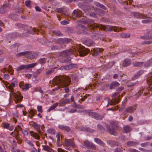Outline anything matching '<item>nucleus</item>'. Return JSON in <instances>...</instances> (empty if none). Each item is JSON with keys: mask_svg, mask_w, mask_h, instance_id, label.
Returning a JSON list of instances; mask_svg holds the SVG:
<instances>
[{"mask_svg": "<svg viewBox=\"0 0 152 152\" xmlns=\"http://www.w3.org/2000/svg\"><path fill=\"white\" fill-rule=\"evenodd\" d=\"M77 51L75 48H72L64 50L59 53V56L62 57L60 58V61L61 63H65L70 62L72 59L69 56L73 54H75V53L78 52L81 56H83L87 54L89 52V50L87 48H85L83 47H81L78 49Z\"/></svg>", "mask_w": 152, "mask_h": 152, "instance_id": "1", "label": "nucleus"}, {"mask_svg": "<svg viewBox=\"0 0 152 152\" xmlns=\"http://www.w3.org/2000/svg\"><path fill=\"white\" fill-rule=\"evenodd\" d=\"M57 78L56 83L60 85L61 87H64V90L65 92L68 93L69 91V88L67 87L70 85V79L66 76L61 75Z\"/></svg>", "mask_w": 152, "mask_h": 152, "instance_id": "2", "label": "nucleus"}, {"mask_svg": "<svg viewBox=\"0 0 152 152\" xmlns=\"http://www.w3.org/2000/svg\"><path fill=\"white\" fill-rule=\"evenodd\" d=\"M91 28L93 30H98V29L101 30H105L106 29L108 31H117V27H114L112 26H104L102 25L98 24H95L91 26Z\"/></svg>", "mask_w": 152, "mask_h": 152, "instance_id": "3", "label": "nucleus"}, {"mask_svg": "<svg viewBox=\"0 0 152 152\" xmlns=\"http://www.w3.org/2000/svg\"><path fill=\"white\" fill-rule=\"evenodd\" d=\"M110 124L112 129L109 125H107L106 127L108 131L111 134L115 135L116 134V131L119 128L118 122L116 121H112L110 122Z\"/></svg>", "mask_w": 152, "mask_h": 152, "instance_id": "4", "label": "nucleus"}, {"mask_svg": "<svg viewBox=\"0 0 152 152\" xmlns=\"http://www.w3.org/2000/svg\"><path fill=\"white\" fill-rule=\"evenodd\" d=\"M9 88L10 90L11 93H10V95H13L14 97L17 99L15 101V102L17 103L18 101H21L23 98V96L21 95V93L19 91H17V93L16 94L13 92L12 90V87L11 85L9 86Z\"/></svg>", "mask_w": 152, "mask_h": 152, "instance_id": "5", "label": "nucleus"}, {"mask_svg": "<svg viewBox=\"0 0 152 152\" xmlns=\"http://www.w3.org/2000/svg\"><path fill=\"white\" fill-rule=\"evenodd\" d=\"M37 64V63H35L27 65H21L17 67V71H18L22 69H28L31 68H32Z\"/></svg>", "mask_w": 152, "mask_h": 152, "instance_id": "6", "label": "nucleus"}, {"mask_svg": "<svg viewBox=\"0 0 152 152\" xmlns=\"http://www.w3.org/2000/svg\"><path fill=\"white\" fill-rule=\"evenodd\" d=\"M86 113L88 115L92 117L97 120H101L102 118V116L99 115L98 113L96 112H92L91 110H87L86 111Z\"/></svg>", "mask_w": 152, "mask_h": 152, "instance_id": "7", "label": "nucleus"}, {"mask_svg": "<svg viewBox=\"0 0 152 152\" xmlns=\"http://www.w3.org/2000/svg\"><path fill=\"white\" fill-rule=\"evenodd\" d=\"M83 143L84 146L87 148L91 149L93 150H96V145L88 140L84 141Z\"/></svg>", "mask_w": 152, "mask_h": 152, "instance_id": "8", "label": "nucleus"}, {"mask_svg": "<svg viewBox=\"0 0 152 152\" xmlns=\"http://www.w3.org/2000/svg\"><path fill=\"white\" fill-rule=\"evenodd\" d=\"M78 67V65L75 64H70L66 66H63L61 67L59 69L61 70H69L73 68H77Z\"/></svg>", "mask_w": 152, "mask_h": 152, "instance_id": "9", "label": "nucleus"}, {"mask_svg": "<svg viewBox=\"0 0 152 152\" xmlns=\"http://www.w3.org/2000/svg\"><path fill=\"white\" fill-rule=\"evenodd\" d=\"M119 92H117L115 93L112 96L113 103H111V104H114L115 103H118V102L120 101L118 97V94Z\"/></svg>", "mask_w": 152, "mask_h": 152, "instance_id": "10", "label": "nucleus"}, {"mask_svg": "<svg viewBox=\"0 0 152 152\" xmlns=\"http://www.w3.org/2000/svg\"><path fill=\"white\" fill-rule=\"evenodd\" d=\"M32 126H33L35 129L37 131L39 132L40 134L41 135L42 133L40 129H41L43 130L42 127L41 125L37 124L36 122H33L32 124Z\"/></svg>", "mask_w": 152, "mask_h": 152, "instance_id": "11", "label": "nucleus"}, {"mask_svg": "<svg viewBox=\"0 0 152 152\" xmlns=\"http://www.w3.org/2000/svg\"><path fill=\"white\" fill-rule=\"evenodd\" d=\"M134 17L137 18L142 19L146 18H148L147 15L144 14H141L137 12H134L132 13Z\"/></svg>", "mask_w": 152, "mask_h": 152, "instance_id": "12", "label": "nucleus"}, {"mask_svg": "<svg viewBox=\"0 0 152 152\" xmlns=\"http://www.w3.org/2000/svg\"><path fill=\"white\" fill-rule=\"evenodd\" d=\"M64 145L66 146H71L72 147L74 148L75 145L73 142V141L72 139H66L64 143Z\"/></svg>", "mask_w": 152, "mask_h": 152, "instance_id": "13", "label": "nucleus"}, {"mask_svg": "<svg viewBox=\"0 0 152 152\" xmlns=\"http://www.w3.org/2000/svg\"><path fill=\"white\" fill-rule=\"evenodd\" d=\"M103 50V49L102 48H94L93 50H91V52L93 56H97L99 53L102 52Z\"/></svg>", "mask_w": 152, "mask_h": 152, "instance_id": "14", "label": "nucleus"}, {"mask_svg": "<svg viewBox=\"0 0 152 152\" xmlns=\"http://www.w3.org/2000/svg\"><path fill=\"white\" fill-rule=\"evenodd\" d=\"M107 143L111 147H114L116 146H117L119 144L118 142L117 141L112 140H108L107 142Z\"/></svg>", "mask_w": 152, "mask_h": 152, "instance_id": "15", "label": "nucleus"}, {"mask_svg": "<svg viewBox=\"0 0 152 152\" xmlns=\"http://www.w3.org/2000/svg\"><path fill=\"white\" fill-rule=\"evenodd\" d=\"M28 53L27 54V58H30L31 59L36 58L37 57L36 54L34 53H31L28 51Z\"/></svg>", "mask_w": 152, "mask_h": 152, "instance_id": "16", "label": "nucleus"}, {"mask_svg": "<svg viewBox=\"0 0 152 152\" xmlns=\"http://www.w3.org/2000/svg\"><path fill=\"white\" fill-rule=\"evenodd\" d=\"M94 21L92 20L91 19H88L87 20V21H84L83 22V23L84 24H86L87 23H88V28L89 27V29L90 31H91V30H93L91 28V26L95 24H96V23H94L93 24L91 25V23H94Z\"/></svg>", "mask_w": 152, "mask_h": 152, "instance_id": "17", "label": "nucleus"}, {"mask_svg": "<svg viewBox=\"0 0 152 152\" xmlns=\"http://www.w3.org/2000/svg\"><path fill=\"white\" fill-rule=\"evenodd\" d=\"M58 128L61 130H64L67 132H69L71 131V128L68 126L64 125H60L58 126Z\"/></svg>", "mask_w": 152, "mask_h": 152, "instance_id": "18", "label": "nucleus"}, {"mask_svg": "<svg viewBox=\"0 0 152 152\" xmlns=\"http://www.w3.org/2000/svg\"><path fill=\"white\" fill-rule=\"evenodd\" d=\"M77 29L79 30H81L84 32H86L87 31L88 29L89 30V27H86L84 26L79 24L76 27Z\"/></svg>", "mask_w": 152, "mask_h": 152, "instance_id": "19", "label": "nucleus"}, {"mask_svg": "<svg viewBox=\"0 0 152 152\" xmlns=\"http://www.w3.org/2000/svg\"><path fill=\"white\" fill-rule=\"evenodd\" d=\"M120 85V84L118 82L116 81L113 82L110 85V89H115V87L118 86Z\"/></svg>", "mask_w": 152, "mask_h": 152, "instance_id": "20", "label": "nucleus"}, {"mask_svg": "<svg viewBox=\"0 0 152 152\" xmlns=\"http://www.w3.org/2000/svg\"><path fill=\"white\" fill-rule=\"evenodd\" d=\"M9 17L15 21H17L19 20V18L18 16L16 14L11 13L10 14L9 16Z\"/></svg>", "mask_w": 152, "mask_h": 152, "instance_id": "21", "label": "nucleus"}, {"mask_svg": "<svg viewBox=\"0 0 152 152\" xmlns=\"http://www.w3.org/2000/svg\"><path fill=\"white\" fill-rule=\"evenodd\" d=\"M131 62L129 59H125L123 62L122 65L124 67H126L131 64Z\"/></svg>", "mask_w": 152, "mask_h": 152, "instance_id": "22", "label": "nucleus"}, {"mask_svg": "<svg viewBox=\"0 0 152 152\" xmlns=\"http://www.w3.org/2000/svg\"><path fill=\"white\" fill-rule=\"evenodd\" d=\"M30 133L31 136L33 137L34 138L37 140H39L40 139V137L39 135L37 133L31 131L30 132Z\"/></svg>", "mask_w": 152, "mask_h": 152, "instance_id": "23", "label": "nucleus"}, {"mask_svg": "<svg viewBox=\"0 0 152 152\" xmlns=\"http://www.w3.org/2000/svg\"><path fill=\"white\" fill-rule=\"evenodd\" d=\"M95 141L98 144L102 146H105V143L100 139L98 138H95L94 139Z\"/></svg>", "mask_w": 152, "mask_h": 152, "instance_id": "24", "label": "nucleus"}, {"mask_svg": "<svg viewBox=\"0 0 152 152\" xmlns=\"http://www.w3.org/2000/svg\"><path fill=\"white\" fill-rule=\"evenodd\" d=\"M16 129L17 128L16 127L15 129V130L11 133V134L13 137H15L17 140H18V137H17V136L18 135V132L19 131L18 130H17Z\"/></svg>", "mask_w": 152, "mask_h": 152, "instance_id": "25", "label": "nucleus"}, {"mask_svg": "<svg viewBox=\"0 0 152 152\" xmlns=\"http://www.w3.org/2000/svg\"><path fill=\"white\" fill-rule=\"evenodd\" d=\"M136 110V108L134 107L130 106L126 108V111L127 112L129 113H132L134 112Z\"/></svg>", "mask_w": 152, "mask_h": 152, "instance_id": "26", "label": "nucleus"}, {"mask_svg": "<svg viewBox=\"0 0 152 152\" xmlns=\"http://www.w3.org/2000/svg\"><path fill=\"white\" fill-rule=\"evenodd\" d=\"M139 144V143L138 142L132 141H129L127 143V145L129 146H135Z\"/></svg>", "mask_w": 152, "mask_h": 152, "instance_id": "27", "label": "nucleus"}, {"mask_svg": "<svg viewBox=\"0 0 152 152\" xmlns=\"http://www.w3.org/2000/svg\"><path fill=\"white\" fill-rule=\"evenodd\" d=\"M58 103H56L52 105L51 106L50 108L47 110L48 112H49L50 111L54 110L58 105Z\"/></svg>", "mask_w": 152, "mask_h": 152, "instance_id": "28", "label": "nucleus"}, {"mask_svg": "<svg viewBox=\"0 0 152 152\" xmlns=\"http://www.w3.org/2000/svg\"><path fill=\"white\" fill-rule=\"evenodd\" d=\"M124 132L126 133L129 132L131 130L130 127L128 125L126 126L123 127Z\"/></svg>", "mask_w": 152, "mask_h": 152, "instance_id": "29", "label": "nucleus"}, {"mask_svg": "<svg viewBox=\"0 0 152 152\" xmlns=\"http://www.w3.org/2000/svg\"><path fill=\"white\" fill-rule=\"evenodd\" d=\"M144 63V62H138L137 61H135L133 62L132 64L134 66H135L141 67L142 66Z\"/></svg>", "mask_w": 152, "mask_h": 152, "instance_id": "30", "label": "nucleus"}, {"mask_svg": "<svg viewBox=\"0 0 152 152\" xmlns=\"http://www.w3.org/2000/svg\"><path fill=\"white\" fill-rule=\"evenodd\" d=\"M15 26L17 27L18 28H27V29H28V26L26 25L22 24L21 23H16L15 24Z\"/></svg>", "mask_w": 152, "mask_h": 152, "instance_id": "31", "label": "nucleus"}, {"mask_svg": "<svg viewBox=\"0 0 152 152\" xmlns=\"http://www.w3.org/2000/svg\"><path fill=\"white\" fill-rule=\"evenodd\" d=\"M95 5L97 7H99L102 9H104L105 10H107V8L104 5L98 2H96L95 3Z\"/></svg>", "mask_w": 152, "mask_h": 152, "instance_id": "32", "label": "nucleus"}, {"mask_svg": "<svg viewBox=\"0 0 152 152\" xmlns=\"http://www.w3.org/2000/svg\"><path fill=\"white\" fill-rule=\"evenodd\" d=\"M152 65V58L147 61L144 64L145 67H148Z\"/></svg>", "mask_w": 152, "mask_h": 152, "instance_id": "33", "label": "nucleus"}, {"mask_svg": "<svg viewBox=\"0 0 152 152\" xmlns=\"http://www.w3.org/2000/svg\"><path fill=\"white\" fill-rule=\"evenodd\" d=\"M42 70L39 69L37 70L33 74V76L35 78L37 77L38 75L42 72Z\"/></svg>", "mask_w": 152, "mask_h": 152, "instance_id": "34", "label": "nucleus"}, {"mask_svg": "<svg viewBox=\"0 0 152 152\" xmlns=\"http://www.w3.org/2000/svg\"><path fill=\"white\" fill-rule=\"evenodd\" d=\"M43 149L48 152H51L53 151V149L48 145L42 146Z\"/></svg>", "mask_w": 152, "mask_h": 152, "instance_id": "35", "label": "nucleus"}, {"mask_svg": "<svg viewBox=\"0 0 152 152\" xmlns=\"http://www.w3.org/2000/svg\"><path fill=\"white\" fill-rule=\"evenodd\" d=\"M28 51L19 53L16 54V55L18 57L21 56H27V54L28 53Z\"/></svg>", "mask_w": 152, "mask_h": 152, "instance_id": "36", "label": "nucleus"}, {"mask_svg": "<svg viewBox=\"0 0 152 152\" xmlns=\"http://www.w3.org/2000/svg\"><path fill=\"white\" fill-rule=\"evenodd\" d=\"M86 43V45L89 46L93 45L94 44V42L91 39L87 40Z\"/></svg>", "mask_w": 152, "mask_h": 152, "instance_id": "37", "label": "nucleus"}, {"mask_svg": "<svg viewBox=\"0 0 152 152\" xmlns=\"http://www.w3.org/2000/svg\"><path fill=\"white\" fill-rule=\"evenodd\" d=\"M70 102V100L69 99H65L62 102H61L60 104L61 105L63 106L64 105L66 104L69 102Z\"/></svg>", "mask_w": 152, "mask_h": 152, "instance_id": "38", "label": "nucleus"}, {"mask_svg": "<svg viewBox=\"0 0 152 152\" xmlns=\"http://www.w3.org/2000/svg\"><path fill=\"white\" fill-rule=\"evenodd\" d=\"M126 100L125 99V100H124V101H123L122 102V104H121V107L119 109V111L122 110L123 109H124L126 106Z\"/></svg>", "mask_w": 152, "mask_h": 152, "instance_id": "39", "label": "nucleus"}, {"mask_svg": "<svg viewBox=\"0 0 152 152\" xmlns=\"http://www.w3.org/2000/svg\"><path fill=\"white\" fill-rule=\"evenodd\" d=\"M64 38H59L56 40V43L59 44H64Z\"/></svg>", "mask_w": 152, "mask_h": 152, "instance_id": "40", "label": "nucleus"}, {"mask_svg": "<svg viewBox=\"0 0 152 152\" xmlns=\"http://www.w3.org/2000/svg\"><path fill=\"white\" fill-rule=\"evenodd\" d=\"M47 61V59L46 58H41L38 61V63L42 64L45 63Z\"/></svg>", "mask_w": 152, "mask_h": 152, "instance_id": "41", "label": "nucleus"}, {"mask_svg": "<svg viewBox=\"0 0 152 152\" xmlns=\"http://www.w3.org/2000/svg\"><path fill=\"white\" fill-rule=\"evenodd\" d=\"M29 88V85L28 84H26L25 85L22 86H21V89L25 91H26L28 90Z\"/></svg>", "mask_w": 152, "mask_h": 152, "instance_id": "42", "label": "nucleus"}, {"mask_svg": "<svg viewBox=\"0 0 152 152\" xmlns=\"http://www.w3.org/2000/svg\"><path fill=\"white\" fill-rule=\"evenodd\" d=\"M105 100H107V105L106 106V107H108L109 106V105L110 104V105H115V104H116V103H115V104H110L111 103H113L112 102L113 101V100L111 101V102H110V99H109V98L108 97H107V98H105Z\"/></svg>", "mask_w": 152, "mask_h": 152, "instance_id": "43", "label": "nucleus"}, {"mask_svg": "<svg viewBox=\"0 0 152 152\" xmlns=\"http://www.w3.org/2000/svg\"><path fill=\"white\" fill-rule=\"evenodd\" d=\"M47 131L48 133L51 134H54L55 132V130L52 128L48 129L47 130Z\"/></svg>", "mask_w": 152, "mask_h": 152, "instance_id": "44", "label": "nucleus"}, {"mask_svg": "<svg viewBox=\"0 0 152 152\" xmlns=\"http://www.w3.org/2000/svg\"><path fill=\"white\" fill-rule=\"evenodd\" d=\"M60 75L59 76H56V79L54 80H55V83L57 85V86H58V88H55L54 89H53V91H55V90H57L58 89H59L60 88H61V86L59 85H58V84H57V83H56V81L57 80V78L58 77H59L60 76Z\"/></svg>", "mask_w": 152, "mask_h": 152, "instance_id": "45", "label": "nucleus"}, {"mask_svg": "<svg viewBox=\"0 0 152 152\" xmlns=\"http://www.w3.org/2000/svg\"><path fill=\"white\" fill-rule=\"evenodd\" d=\"M121 36L122 38H126L130 37V35L129 34H127L125 33H122L121 34Z\"/></svg>", "mask_w": 152, "mask_h": 152, "instance_id": "46", "label": "nucleus"}, {"mask_svg": "<svg viewBox=\"0 0 152 152\" xmlns=\"http://www.w3.org/2000/svg\"><path fill=\"white\" fill-rule=\"evenodd\" d=\"M53 33L55 35L58 36H62V34L61 33V32L58 31H53Z\"/></svg>", "mask_w": 152, "mask_h": 152, "instance_id": "47", "label": "nucleus"}, {"mask_svg": "<svg viewBox=\"0 0 152 152\" xmlns=\"http://www.w3.org/2000/svg\"><path fill=\"white\" fill-rule=\"evenodd\" d=\"M14 70L12 68L11 66H8V69L7 70V72L9 73H10V74H13Z\"/></svg>", "mask_w": 152, "mask_h": 152, "instance_id": "48", "label": "nucleus"}, {"mask_svg": "<svg viewBox=\"0 0 152 152\" xmlns=\"http://www.w3.org/2000/svg\"><path fill=\"white\" fill-rule=\"evenodd\" d=\"M64 44H67L70 42L71 39L66 38H64Z\"/></svg>", "mask_w": 152, "mask_h": 152, "instance_id": "49", "label": "nucleus"}, {"mask_svg": "<svg viewBox=\"0 0 152 152\" xmlns=\"http://www.w3.org/2000/svg\"><path fill=\"white\" fill-rule=\"evenodd\" d=\"M149 18L148 17L147 18ZM152 21V20H151L149 19L146 20H142V22L143 23H150Z\"/></svg>", "mask_w": 152, "mask_h": 152, "instance_id": "50", "label": "nucleus"}, {"mask_svg": "<svg viewBox=\"0 0 152 152\" xmlns=\"http://www.w3.org/2000/svg\"><path fill=\"white\" fill-rule=\"evenodd\" d=\"M147 82L149 85L152 84V76L148 77L147 79Z\"/></svg>", "mask_w": 152, "mask_h": 152, "instance_id": "51", "label": "nucleus"}, {"mask_svg": "<svg viewBox=\"0 0 152 152\" xmlns=\"http://www.w3.org/2000/svg\"><path fill=\"white\" fill-rule=\"evenodd\" d=\"M114 63H115L113 61L109 62L106 64V66L108 68H110L114 64Z\"/></svg>", "mask_w": 152, "mask_h": 152, "instance_id": "52", "label": "nucleus"}, {"mask_svg": "<svg viewBox=\"0 0 152 152\" xmlns=\"http://www.w3.org/2000/svg\"><path fill=\"white\" fill-rule=\"evenodd\" d=\"M146 35L148 38L152 39V31L148 32L146 33Z\"/></svg>", "mask_w": 152, "mask_h": 152, "instance_id": "53", "label": "nucleus"}, {"mask_svg": "<svg viewBox=\"0 0 152 152\" xmlns=\"http://www.w3.org/2000/svg\"><path fill=\"white\" fill-rule=\"evenodd\" d=\"M73 16H75V17H80V15L78 13L77 11L75 10L73 12Z\"/></svg>", "mask_w": 152, "mask_h": 152, "instance_id": "54", "label": "nucleus"}, {"mask_svg": "<svg viewBox=\"0 0 152 152\" xmlns=\"http://www.w3.org/2000/svg\"><path fill=\"white\" fill-rule=\"evenodd\" d=\"M31 1H26L25 2V5L28 7H31Z\"/></svg>", "mask_w": 152, "mask_h": 152, "instance_id": "55", "label": "nucleus"}, {"mask_svg": "<svg viewBox=\"0 0 152 152\" xmlns=\"http://www.w3.org/2000/svg\"><path fill=\"white\" fill-rule=\"evenodd\" d=\"M142 73V72L141 71H139L137 72L136 74L134 75V77L136 79L138 78L141 74Z\"/></svg>", "mask_w": 152, "mask_h": 152, "instance_id": "56", "label": "nucleus"}, {"mask_svg": "<svg viewBox=\"0 0 152 152\" xmlns=\"http://www.w3.org/2000/svg\"><path fill=\"white\" fill-rule=\"evenodd\" d=\"M91 38L94 39H99V35H93L91 36Z\"/></svg>", "mask_w": 152, "mask_h": 152, "instance_id": "57", "label": "nucleus"}, {"mask_svg": "<svg viewBox=\"0 0 152 152\" xmlns=\"http://www.w3.org/2000/svg\"><path fill=\"white\" fill-rule=\"evenodd\" d=\"M24 30H25L26 32V33H28V34H33L34 33L31 31L29 30V27L28 26V29H27V28H23Z\"/></svg>", "mask_w": 152, "mask_h": 152, "instance_id": "58", "label": "nucleus"}, {"mask_svg": "<svg viewBox=\"0 0 152 152\" xmlns=\"http://www.w3.org/2000/svg\"><path fill=\"white\" fill-rule=\"evenodd\" d=\"M56 137L57 138V142H59L61 140L60 137L61 134L59 133H58L56 134Z\"/></svg>", "mask_w": 152, "mask_h": 152, "instance_id": "59", "label": "nucleus"}, {"mask_svg": "<svg viewBox=\"0 0 152 152\" xmlns=\"http://www.w3.org/2000/svg\"><path fill=\"white\" fill-rule=\"evenodd\" d=\"M5 10L3 7H0V13L3 14L5 13Z\"/></svg>", "mask_w": 152, "mask_h": 152, "instance_id": "60", "label": "nucleus"}, {"mask_svg": "<svg viewBox=\"0 0 152 152\" xmlns=\"http://www.w3.org/2000/svg\"><path fill=\"white\" fill-rule=\"evenodd\" d=\"M54 71V70L53 69H51L48 71L46 72V74L47 75H50L52 72H53Z\"/></svg>", "mask_w": 152, "mask_h": 152, "instance_id": "61", "label": "nucleus"}, {"mask_svg": "<svg viewBox=\"0 0 152 152\" xmlns=\"http://www.w3.org/2000/svg\"><path fill=\"white\" fill-rule=\"evenodd\" d=\"M42 106H38L37 107V108L38 111L39 112L42 113Z\"/></svg>", "mask_w": 152, "mask_h": 152, "instance_id": "62", "label": "nucleus"}, {"mask_svg": "<svg viewBox=\"0 0 152 152\" xmlns=\"http://www.w3.org/2000/svg\"><path fill=\"white\" fill-rule=\"evenodd\" d=\"M26 142L31 147H33L34 146V145L33 144L32 142L30 140L27 141Z\"/></svg>", "mask_w": 152, "mask_h": 152, "instance_id": "63", "label": "nucleus"}, {"mask_svg": "<svg viewBox=\"0 0 152 152\" xmlns=\"http://www.w3.org/2000/svg\"><path fill=\"white\" fill-rule=\"evenodd\" d=\"M4 79L8 80L10 78L9 75L8 74H5L4 75Z\"/></svg>", "mask_w": 152, "mask_h": 152, "instance_id": "64", "label": "nucleus"}]
</instances>
